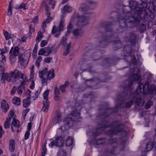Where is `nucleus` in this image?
Returning a JSON list of instances; mask_svg holds the SVG:
<instances>
[{"mask_svg": "<svg viewBox=\"0 0 156 156\" xmlns=\"http://www.w3.org/2000/svg\"><path fill=\"white\" fill-rule=\"evenodd\" d=\"M47 41L46 40H43L41 43V47H43L45 46L47 44Z\"/></svg>", "mask_w": 156, "mask_h": 156, "instance_id": "4d7b16f0", "label": "nucleus"}, {"mask_svg": "<svg viewBox=\"0 0 156 156\" xmlns=\"http://www.w3.org/2000/svg\"><path fill=\"white\" fill-rule=\"evenodd\" d=\"M148 9L149 10L151 13H154L155 12V8L154 4H150Z\"/></svg>", "mask_w": 156, "mask_h": 156, "instance_id": "49530a36", "label": "nucleus"}, {"mask_svg": "<svg viewBox=\"0 0 156 156\" xmlns=\"http://www.w3.org/2000/svg\"><path fill=\"white\" fill-rule=\"evenodd\" d=\"M113 47L114 50L120 48L122 47V44L119 40L113 41Z\"/></svg>", "mask_w": 156, "mask_h": 156, "instance_id": "412c9836", "label": "nucleus"}, {"mask_svg": "<svg viewBox=\"0 0 156 156\" xmlns=\"http://www.w3.org/2000/svg\"><path fill=\"white\" fill-rule=\"evenodd\" d=\"M109 127L113 129L108 131V134L113 135L117 134L118 133L121 132L123 129L124 126L118 121H115L110 124L108 121H103L101 124L99 125V126L97 129L96 131L93 133V136L95 137L98 136L104 128Z\"/></svg>", "mask_w": 156, "mask_h": 156, "instance_id": "7ed1b4c3", "label": "nucleus"}, {"mask_svg": "<svg viewBox=\"0 0 156 156\" xmlns=\"http://www.w3.org/2000/svg\"><path fill=\"white\" fill-rule=\"evenodd\" d=\"M57 156H67V153L65 151L61 149L58 152Z\"/></svg>", "mask_w": 156, "mask_h": 156, "instance_id": "c9c22d12", "label": "nucleus"}, {"mask_svg": "<svg viewBox=\"0 0 156 156\" xmlns=\"http://www.w3.org/2000/svg\"><path fill=\"white\" fill-rule=\"evenodd\" d=\"M66 145L67 146H70L72 145L73 143V140L71 137H68L66 140Z\"/></svg>", "mask_w": 156, "mask_h": 156, "instance_id": "2f4dec72", "label": "nucleus"}, {"mask_svg": "<svg viewBox=\"0 0 156 156\" xmlns=\"http://www.w3.org/2000/svg\"><path fill=\"white\" fill-rule=\"evenodd\" d=\"M48 69V68H45L42 71L39 72V76L41 78L45 77L47 79L51 80L54 78L55 77L54 69H51L48 72L47 71Z\"/></svg>", "mask_w": 156, "mask_h": 156, "instance_id": "9d476101", "label": "nucleus"}, {"mask_svg": "<svg viewBox=\"0 0 156 156\" xmlns=\"http://www.w3.org/2000/svg\"><path fill=\"white\" fill-rule=\"evenodd\" d=\"M144 136L150 140L146 145V151L148 152L151 150L156 144V136H154L151 133L149 132H146Z\"/></svg>", "mask_w": 156, "mask_h": 156, "instance_id": "1a4fd4ad", "label": "nucleus"}, {"mask_svg": "<svg viewBox=\"0 0 156 156\" xmlns=\"http://www.w3.org/2000/svg\"><path fill=\"white\" fill-rule=\"evenodd\" d=\"M24 88L23 87L20 86V85L18 87V89H17V92L19 94H21L22 93V90Z\"/></svg>", "mask_w": 156, "mask_h": 156, "instance_id": "052dcab7", "label": "nucleus"}, {"mask_svg": "<svg viewBox=\"0 0 156 156\" xmlns=\"http://www.w3.org/2000/svg\"><path fill=\"white\" fill-rule=\"evenodd\" d=\"M133 78L134 80L136 81V82H139L141 81V77L140 76L137 74H134L133 76Z\"/></svg>", "mask_w": 156, "mask_h": 156, "instance_id": "f704fd0d", "label": "nucleus"}, {"mask_svg": "<svg viewBox=\"0 0 156 156\" xmlns=\"http://www.w3.org/2000/svg\"><path fill=\"white\" fill-rule=\"evenodd\" d=\"M19 48L18 46H16L14 48L12 47L9 51V54L18 56L19 54Z\"/></svg>", "mask_w": 156, "mask_h": 156, "instance_id": "4be33fe9", "label": "nucleus"}, {"mask_svg": "<svg viewBox=\"0 0 156 156\" xmlns=\"http://www.w3.org/2000/svg\"><path fill=\"white\" fill-rule=\"evenodd\" d=\"M53 20V18L52 17H48L44 21L42 24V28H44L46 27V23H50V22Z\"/></svg>", "mask_w": 156, "mask_h": 156, "instance_id": "7c9ffc66", "label": "nucleus"}, {"mask_svg": "<svg viewBox=\"0 0 156 156\" xmlns=\"http://www.w3.org/2000/svg\"><path fill=\"white\" fill-rule=\"evenodd\" d=\"M20 122L17 119L14 118L13 121L12 123L11 129L12 132H15L16 129L20 126Z\"/></svg>", "mask_w": 156, "mask_h": 156, "instance_id": "2eb2a0df", "label": "nucleus"}, {"mask_svg": "<svg viewBox=\"0 0 156 156\" xmlns=\"http://www.w3.org/2000/svg\"><path fill=\"white\" fill-rule=\"evenodd\" d=\"M102 81L97 78H95L93 79H89L86 80L85 84L87 87H91L99 83Z\"/></svg>", "mask_w": 156, "mask_h": 156, "instance_id": "ddd939ff", "label": "nucleus"}, {"mask_svg": "<svg viewBox=\"0 0 156 156\" xmlns=\"http://www.w3.org/2000/svg\"><path fill=\"white\" fill-rule=\"evenodd\" d=\"M14 115V112L12 110H10L9 112V114L8 115V117H15V115Z\"/></svg>", "mask_w": 156, "mask_h": 156, "instance_id": "bf43d9fd", "label": "nucleus"}, {"mask_svg": "<svg viewBox=\"0 0 156 156\" xmlns=\"http://www.w3.org/2000/svg\"><path fill=\"white\" fill-rule=\"evenodd\" d=\"M38 21V16H35L33 19L31 23H37Z\"/></svg>", "mask_w": 156, "mask_h": 156, "instance_id": "69168bd1", "label": "nucleus"}, {"mask_svg": "<svg viewBox=\"0 0 156 156\" xmlns=\"http://www.w3.org/2000/svg\"><path fill=\"white\" fill-rule=\"evenodd\" d=\"M66 38L65 37H63L61 40V43L64 46L66 45Z\"/></svg>", "mask_w": 156, "mask_h": 156, "instance_id": "13d9d810", "label": "nucleus"}, {"mask_svg": "<svg viewBox=\"0 0 156 156\" xmlns=\"http://www.w3.org/2000/svg\"><path fill=\"white\" fill-rule=\"evenodd\" d=\"M30 135V131L29 130H27L24 135V139L26 140L27 139Z\"/></svg>", "mask_w": 156, "mask_h": 156, "instance_id": "6e6d98bb", "label": "nucleus"}, {"mask_svg": "<svg viewBox=\"0 0 156 156\" xmlns=\"http://www.w3.org/2000/svg\"><path fill=\"white\" fill-rule=\"evenodd\" d=\"M15 8L20 9H26L28 8V7L27 5V3H22L20 5L16 6Z\"/></svg>", "mask_w": 156, "mask_h": 156, "instance_id": "58836bf2", "label": "nucleus"}, {"mask_svg": "<svg viewBox=\"0 0 156 156\" xmlns=\"http://www.w3.org/2000/svg\"><path fill=\"white\" fill-rule=\"evenodd\" d=\"M153 102L151 101H149L145 105V108L146 109H148L150 108L151 106L153 105Z\"/></svg>", "mask_w": 156, "mask_h": 156, "instance_id": "c03bdc74", "label": "nucleus"}, {"mask_svg": "<svg viewBox=\"0 0 156 156\" xmlns=\"http://www.w3.org/2000/svg\"><path fill=\"white\" fill-rule=\"evenodd\" d=\"M71 48V45L69 44H67V48L66 51H64L63 55H66L69 53V50Z\"/></svg>", "mask_w": 156, "mask_h": 156, "instance_id": "de8ad7c7", "label": "nucleus"}, {"mask_svg": "<svg viewBox=\"0 0 156 156\" xmlns=\"http://www.w3.org/2000/svg\"><path fill=\"white\" fill-rule=\"evenodd\" d=\"M46 142H45L42 146L41 152V156H45L46 154L47 149L46 147Z\"/></svg>", "mask_w": 156, "mask_h": 156, "instance_id": "e433bc0d", "label": "nucleus"}, {"mask_svg": "<svg viewBox=\"0 0 156 156\" xmlns=\"http://www.w3.org/2000/svg\"><path fill=\"white\" fill-rule=\"evenodd\" d=\"M81 31L80 30L76 29L73 30V33L75 36H78L80 35Z\"/></svg>", "mask_w": 156, "mask_h": 156, "instance_id": "a18cd8bd", "label": "nucleus"}, {"mask_svg": "<svg viewBox=\"0 0 156 156\" xmlns=\"http://www.w3.org/2000/svg\"><path fill=\"white\" fill-rule=\"evenodd\" d=\"M61 118H54L53 119V123L54 124L59 123L61 121Z\"/></svg>", "mask_w": 156, "mask_h": 156, "instance_id": "864d4df0", "label": "nucleus"}, {"mask_svg": "<svg viewBox=\"0 0 156 156\" xmlns=\"http://www.w3.org/2000/svg\"><path fill=\"white\" fill-rule=\"evenodd\" d=\"M15 142L14 140H11L9 142V149L10 151L12 152L15 149Z\"/></svg>", "mask_w": 156, "mask_h": 156, "instance_id": "bb28decb", "label": "nucleus"}, {"mask_svg": "<svg viewBox=\"0 0 156 156\" xmlns=\"http://www.w3.org/2000/svg\"><path fill=\"white\" fill-rule=\"evenodd\" d=\"M112 108H108L107 107L104 108L102 109H100V112L101 113V115L100 116H102L103 115V117H108L109 115L111 114L112 113H114V110H112L111 112H109L108 110V109H112ZM100 116V115H99Z\"/></svg>", "mask_w": 156, "mask_h": 156, "instance_id": "4468645a", "label": "nucleus"}, {"mask_svg": "<svg viewBox=\"0 0 156 156\" xmlns=\"http://www.w3.org/2000/svg\"><path fill=\"white\" fill-rule=\"evenodd\" d=\"M80 115V112L77 110H74L72 112L69 114L68 115V116H71L75 117H79Z\"/></svg>", "mask_w": 156, "mask_h": 156, "instance_id": "c85d7f7f", "label": "nucleus"}, {"mask_svg": "<svg viewBox=\"0 0 156 156\" xmlns=\"http://www.w3.org/2000/svg\"><path fill=\"white\" fill-rule=\"evenodd\" d=\"M88 8L87 6L84 4H81L80 5V7L79 8V10L80 11H86L88 10Z\"/></svg>", "mask_w": 156, "mask_h": 156, "instance_id": "a19ab883", "label": "nucleus"}, {"mask_svg": "<svg viewBox=\"0 0 156 156\" xmlns=\"http://www.w3.org/2000/svg\"><path fill=\"white\" fill-rule=\"evenodd\" d=\"M64 22L62 20H61L60 22L59 26V31H62L63 30V28L64 27Z\"/></svg>", "mask_w": 156, "mask_h": 156, "instance_id": "8fccbe9b", "label": "nucleus"}, {"mask_svg": "<svg viewBox=\"0 0 156 156\" xmlns=\"http://www.w3.org/2000/svg\"><path fill=\"white\" fill-rule=\"evenodd\" d=\"M69 84V82L66 81L64 84L61 85L60 86L59 88L62 93H65L66 91V87L68 86Z\"/></svg>", "mask_w": 156, "mask_h": 156, "instance_id": "393cba45", "label": "nucleus"}, {"mask_svg": "<svg viewBox=\"0 0 156 156\" xmlns=\"http://www.w3.org/2000/svg\"><path fill=\"white\" fill-rule=\"evenodd\" d=\"M44 31L45 30L44 29L42 28L41 29V30L38 32V35L37 36L36 40V42L37 44L41 40L43 36L41 34L43 33L44 32Z\"/></svg>", "mask_w": 156, "mask_h": 156, "instance_id": "aec40b11", "label": "nucleus"}, {"mask_svg": "<svg viewBox=\"0 0 156 156\" xmlns=\"http://www.w3.org/2000/svg\"><path fill=\"white\" fill-rule=\"evenodd\" d=\"M12 118H7L4 123V126L5 128L6 129L9 128L10 127L9 123L10 121Z\"/></svg>", "mask_w": 156, "mask_h": 156, "instance_id": "ea45409f", "label": "nucleus"}, {"mask_svg": "<svg viewBox=\"0 0 156 156\" xmlns=\"http://www.w3.org/2000/svg\"><path fill=\"white\" fill-rule=\"evenodd\" d=\"M1 107L3 111L4 112H6L9 109V107L7 102L4 100L2 101Z\"/></svg>", "mask_w": 156, "mask_h": 156, "instance_id": "a211bd4d", "label": "nucleus"}, {"mask_svg": "<svg viewBox=\"0 0 156 156\" xmlns=\"http://www.w3.org/2000/svg\"><path fill=\"white\" fill-rule=\"evenodd\" d=\"M128 85L126 87L123 85L120 87V88H123L124 92L123 93L118 95L117 96V99L120 102L119 104H116L115 107L112 109L108 110L109 112H111L114 110V112H116L119 108H129L133 105V102L138 106H143L144 103V100L142 98L140 97L139 94L136 92L132 93V90L133 81H128Z\"/></svg>", "mask_w": 156, "mask_h": 156, "instance_id": "f03ea898", "label": "nucleus"}, {"mask_svg": "<svg viewBox=\"0 0 156 156\" xmlns=\"http://www.w3.org/2000/svg\"><path fill=\"white\" fill-rule=\"evenodd\" d=\"M3 31L4 35L6 40H8L12 37L13 35L10 34H9L7 31L5 30H3Z\"/></svg>", "mask_w": 156, "mask_h": 156, "instance_id": "72a5a7b5", "label": "nucleus"}, {"mask_svg": "<svg viewBox=\"0 0 156 156\" xmlns=\"http://www.w3.org/2000/svg\"><path fill=\"white\" fill-rule=\"evenodd\" d=\"M143 8L140 6L136 8V3L132 2L131 4L132 8L129 6H125L123 12L118 15L119 27L118 32H122L127 28V23L133 25L138 24L141 23L148 21L151 20V17L147 10L146 5L144 4Z\"/></svg>", "mask_w": 156, "mask_h": 156, "instance_id": "f257e3e1", "label": "nucleus"}, {"mask_svg": "<svg viewBox=\"0 0 156 156\" xmlns=\"http://www.w3.org/2000/svg\"><path fill=\"white\" fill-rule=\"evenodd\" d=\"M149 88V82L148 81H146L144 84L140 83L138 85L136 91L138 94L142 92L144 94L151 93L154 98H156V89H151L150 91Z\"/></svg>", "mask_w": 156, "mask_h": 156, "instance_id": "0eeeda50", "label": "nucleus"}, {"mask_svg": "<svg viewBox=\"0 0 156 156\" xmlns=\"http://www.w3.org/2000/svg\"><path fill=\"white\" fill-rule=\"evenodd\" d=\"M49 90L47 89L43 93V97L44 101L43 102V106L42 110L44 112H47L48 110V108L49 105V102L48 100V97L49 94Z\"/></svg>", "mask_w": 156, "mask_h": 156, "instance_id": "9b49d317", "label": "nucleus"}, {"mask_svg": "<svg viewBox=\"0 0 156 156\" xmlns=\"http://www.w3.org/2000/svg\"><path fill=\"white\" fill-rule=\"evenodd\" d=\"M146 24L144 23H142L139 26V29L141 32H144L146 30Z\"/></svg>", "mask_w": 156, "mask_h": 156, "instance_id": "4c0bfd02", "label": "nucleus"}, {"mask_svg": "<svg viewBox=\"0 0 156 156\" xmlns=\"http://www.w3.org/2000/svg\"><path fill=\"white\" fill-rule=\"evenodd\" d=\"M64 143V140L63 138L60 136L56 137L55 141H52L49 144L50 147H53L56 146L58 147H62L63 146Z\"/></svg>", "mask_w": 156, "mask_h": 156, "instance_id": "f8f14e48", "label": "nucleus"}, {"mask_svg": "<svg viewBox=\"0 0 156 156\" xmlns=\"http://www.w3.org/2000/svg\"><path fill=\"white\" fill-rule=\"evenodd\" d=\"M105 141V139L104 138H103L97 140L95 142V144L97 145L102 144H104Z\"/></svg>", "mask_w": 156, "mask_h": 156, "instance_id": "37998d69", "label": "nucleus"}, {"mask_svg": "<svg viewBox=\"0 0 156 156\" xmlns=\"http://www.w3.org/2000/svg\"><path fill=\"white\" fill-rule=\"evenodd\" d=\"M31 98V96H29L27 97V99H24L23 100V106L25 108L28 107L31 103V101L30 99Z\"/></svg>", "mask_w": 156, "mask_h": 156, "instance_id": "5701e85b", "label": "nucleus"}, {"mask_svg": "<svg viewBox=\"0 0 156 156\" xmlns=\"http://www.w3.org/2000/svg\"><path fill=\"white\" fill-rule=\"evenodd\" d=\"M38 54L39 55H46L45 48H41L39 51Z\"/></svg>", "mask_w": 156, "mask_h": 156, "instance_id": "3c124183", "label": "nucleus"}, {"mask_svg": "<svg viewBox=\"0 0 156 156\" xmlns=\"http://www.w3.org/2000/svg\"><path fill=\"white\" fill-rule=\"evenodd\" d=\"M122 134H123L122 138L119 139V142L116 139H110L109 143L113 146L108 151V154L116 155L119 153V151H122L126 147V137L127 136V132L123 131L122 132Z\"/></svg>", "mask_w": 156, "mask_h": 156, "instance_id": "39448f33", "label": "nucleus"}, {"mask_svg": "<svg viewBox=\"0 0 156 156\" xmlns=\"http://www.w3.org/2000/svg\"><path fill=\"white\" fill-rule=\"evenodd\" d=\"M73 8L68 4L66 5L63 8V11L65 12H70L72 10Z\"/></svg>", "mask_w": 156, "mask_h": 156, "instance_id": "cd10ccee", "label": "nucleus"}, {"mask_svg": "<svg viewBox=\"0 0 156 156\" xmlns=\"http://www.w3.org/2000/svg\"><path fill=\"white\" fill-rule=\"evenodd\" d=\"M73 28V25L72 24L69 23L67 26V32L69 34L71 32H72V29Z\"/></svg>", "mask_w": 156, "mask_h": 156, "instance_id": "09e8293b", "label": "nucleus"}, {"mask_svg": "<svg viewBox=\"0 0 156 156\" xmlns=\"http://www.w3.org/2000/svg\"><path fill=\"white\" fill-rule=\"evenodd\" d=\"M54 91L55 94L59 95L60 93L59 90L57 87H55Z\"/></svg>", "mask_w": 156, "mask_h": 156, "instance_id": "e2e57ef3", "label": "nucleus"}, {"mask_svg": "<svg viewBox=\"0 0 156 156\" xmlns=\"http://www.w3.org/2000/svg\"><path fill=\"white\" fill-rule=\"evenodd\" d=\"M56 117H61L62 116L61 113L59 110H57L56 111Z\"/></svg>", "mask_w": 156, "mask_h": 156, "instance_id": "774afa93", "label": "nucleus"}, {"mask_svg": "<svg viewBox=\"0 0 156 156\" xmlns=\"http://www.w3.org/2000/svg\"><path fill=\"white\" fill-rule=\"evenodd\" d=\"M38 48V45L37 44V43L36 44H35V47L33 49V55H35L36 54L37 52Z\"/></svg>", "mask_w": 156, "mask_h": 156, "instance_id": "603ef678", "label": "nucleus"}, {"mask_svg": "<svg viewBox=\"0 0 156 156\" xmlns=\"http://www.w3.org/2000/svg\"><path fill=\"white\" fill-rule=\"evenodd\" d=\"M89 17V15L87 12H85L84 15L80 18L79 21L81 23H83L87 22Z\"/></svg>", "mask_w": 156, "mask_h": 156, "instance_id": "b1692460", "label": "nucleus"}, {"mask_svg": "<svg viewBox=\"0 0 156 156\" xmlns=\"http://www.w3.org/2000/svg\"><path fill=\"white\" fill-rule=\"evenodd\" d=\"M91 58L93 59V60H97L99 59V58H97V55H94L93 54L91 55Z\"/></svg>", "mask_w": 156, "mask_h": 156, "instance_id": "338daca9", "label": "nucleus"}, {"mask_svg": "<svg viewBox=\"0 0 156 156\" xmlns=\"http://www.w3.org/2000/svg\"><path fill=\"white\" fill-rule=\"evenodd\" d=\"M55 45H54L53 46H51V47H45V55L48 56L51 53H53L55 50Z\"/></svg>", "mask_w": 156, "mask_h": 156, "instance_id": "6ab92c4d", "label": "nucleus"}, {"mask_svg": "<svg viewBox=\"0 0 156 156\" xmlns=\"http://www.w3.org/2000/svg\"><path fill=\"white\" fill-rule=\"evenodd\" d=\"M52 58L51 57H47L44 58V60L45 62L47 63H49L51 60Z\"/></svg>", "mask_w": 156, "mask_h": 156, "instance_id": "680f3d73", "label": "nucleus"}, {"mask_svg": "<svg viewBox=\"0 0 156 156\" xmlns=\"http://www.w3.org/2000/svg\"><path fill=\"white\" fill-rule=\"evenodd\" d=\"M81 118H64L63 119L64 126L59 128L62 131L67 130L73 126L74 122H80Z\"/></svg>", "mask_w": 156, "mask_h": 156, "instance_id": "6e6552de", "label": "nucleus"}, {"mask_svg": "<svg viewBox=\"0 0 156 156\" xmlns=\"http://www.w3.org/2000/svg\"><path fill=\"white\" fill-rule=\"evenodd\" d=\"M136 35L133 33L130 34V40L133 45H134L136 41Z\"/></svg>", "mask_w": 156, "mask_h": 156, "instance_id": "a878e982", "label": "nucleus"}, {"mask_svg": "<svg viewBox=\"0 0 156 156\" xmlns=\"http://www.w3.org/2000/svg\"><path fill=\"white\" fill-rule=\"evenodd\" d=\"M10 54L9 59L11 62V64L13 63L16 61V58L17 56L16 55H13L12 54Z\"/></svg>", "mask_w": 156, "mask_h": 156, "instance_id": "79ce46f5", "label": "nucleus"}, {"mask_svg": "<svg viewBox=\"0 0 156 156\" xmlns=\"http://www.w3.org/2000/svg\"><path fill=\"white\" fill-rule=\"evenodd\" d=\"M19 62L21 66H24L27 61L23 57L22 55H20L18 56Z\"/></svg>", "mask_w": 156, "mask_h": 156, "instance_id": "c756f323", "label": "nucleus"}, {"mask_svg": "<svg viewBox=\"0 0 156 156\" xmlns=\"http://www.w3.org/2000/svg\"><path fill=\"white\" fill-rule=\"evenodd\" d=\"M8 51V49L6 47H5L4 48H2L1 52V58H2V60L1 62V63L3 64L2 65L4 66L6 64V59L5 57L3 55L4 53H5Z\"/></svg>", "mask_w": 156, "mask_h": 156, "instance_id": "f3484780", "label": "nucleus"}, {"mask_svg": "<svg viewBox=\"0 0 156 156\" xmlns=\"http://www.w3.org/2000/svg\"><path fill=\"white\" fill-rule=\"evenodd\" d=\"M5 67L4 66L1 65V74H2L1 81L2 83L5 82V80L8 82L11 81L12 78L14 79L20 78L24 79V74L18 70L15 69L13 71H11L9 74L4 73Z\"/></svg>", "mask_w": 156, "mask_h": 156, "instance_id": "423d86ee", "label": "nucleus"}, {"mask_svg": "<svg viewBox=\"0 0 156 156\" xmlns=\"http://www.w3.org/2000/svg\"><path fill=\"white\" fill-rule=\"evenodd\" d=\"M21 100L20 98L15 97L12 100V103L15 105H19L20 104Z\"/></svg>", "mask_w": 156, "mask_h": 156, "instance_id": "473e14b6", "label": "nucleus"}, {"mask_svg": "<svg viewBox=\"0 0 156 156\" xmlns=\"http://www.w3.org/2000/svg\"><path fill=\"white\" fill-rule=\"evenodd\" d=\"M142 1V3L140 4H138L137 2L133 0H131L129 2V6H128L129 8H130V9H131L132 8V7L131 6V4L132 3V2H135L137 4V6H136V8L140 6V7L143 8L144 6V4H146V7L147 6V0H141Z\"/></svg>", "mask_w": 156, "mask_h": 156, "instance_id": "dca6fc26", "label": "nucleus"}, {"mask_svg": "<svg viewBox=\"0 0 156 156\" xmlns=\"http://www.w3.org/2000/svg\"><path fill=\"white\" fill-rule=\"evenodd\" d=\"M55 4V2L54 0H50L49 2V5L51 6L52 9L54 8V7Z\"/></svg>", "mask_w": 156, "mask_h": 156, "instance_id": "5fc2aeb1", "label": "nucleus"}, {"mask_svg": "<svg viewBox=\"0 0 156 156\" xmlns=\"http://www.w3.org/2000/svg\"><path fill=\"white\" fill-rule=\"evenodd\" d=\"M100 26L104 28L105 31V34L103 37L102 40H100L99 45L102 48H105L108 43L112 41L114 38L112 34V22L109 21H102L99 24Z\"/></svg>", "mask_w": 156, "mask_h": 156, "instance_id": "20e7f679", "label": "nucleus"}, {"mask_svg": "<svg viewBox=\"0 0 156 156\" xmlns=\"http://www.w3.org/2000/svg\"><path fill=\"white\" fill-rule=\"evenodd\" d=\"M57 32V28L55 26H54L52 30L51 33L52 34H55Z\"/></svg>", "mask_w": 156, "mask_h": 156, "instance_id": "0e129e2a", "label": "nucleus"}]
</instances>
